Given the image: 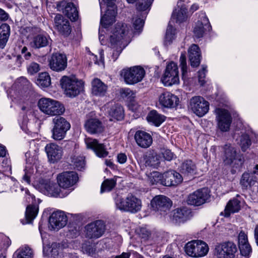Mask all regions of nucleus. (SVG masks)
Instances as JSON below:
<instances>
[{"instance_id": "obj_49", "label": "nucleus", "mask_w": 258, "mask_h": 258, "mask_svg": "<svg viewBox=\"0 0 258 258\" xmlns=\"http://www.w3.org/2000/svg\"><path fill=\"white\" fill-rule=\"evenodd\" d=\"M251 144V142L249 136L247 134H242L240 137L239 143L242 151L245 152L249 148Z\"/></svg>"}, {"instance_id": "obj_26", "label": "nucleus", "mask_w": 258, "mask_h": 258, "mask_svg": "<svg viewBox=\"0 0 258 258\" xmlns=\"http://www.w3.org/2000/svg\"><path fill=\"white\" fill-rule=\"evenodd\" d=\"M181 175L174 171L171 170L163 174L162 185L166 186H175L182 181Z\"/></svg>"}, {"instance_id": "obj_54", "label": "nucleus", "mask_w": 258, "mask_h": 258, "mask_svg": "<svg viewBox=\"0 0 258 258\" xmlns=\"http://www.w3.org/2000/svg\"><path fill=\"white\" fill-rule=\"evenodd\" d=\"M244 162V159L242 156L238 155L233 160L232 164H230L233 168L240 170Z\"/></svg>"}, {"instance_id": "obj_53", "label": "nucleus", "mask_w": 258, "mask_h": 258, "mask_svg": "<svg viewBox=\"0 0 258 258\" xmlns=\"http://www.w3.org/2000/svg\"><path fill=\"white\" fill-rule=\"evenodd\" d=\"M238 246L242 255L246 256L251 252L252 249L248 242L238 245Z\"/></svg>"}, {"instance_id": "obj_43", "label": "nucleus", "mask_w": 258, "mask_h": 258, "mask_svg": "<svg viewBox=\"0 0 258 258\" xmlns=\"http://www.w3.org/2000/svg\"><path fill=\"white\" fill-rule=\"evenodd\" d=\"M176 29L170 24V22L168 24L165 36L164 45H170L172 41L175 38Z\"/></svg>"}, {"instance_id": "obj_2", "label": "nucleus", "mask_w": 258, "mask_h": 258, "mask_svg": "<svg viewBox=\"0 0 258 258\" xmlns=\"http://www.w3.org/2000/svg\"><path fill=\"white\" fill-rule=\"evenodd\" d=\"M24 31L28 38H32L30 44L35 49H39L49 45L51 42L50 36L40 28L36 26L26 27Z\"/></svg>"}, {"instance_id": "obj_35", "label": "nucleus", "mask_w": 258, "mask_h": 258, "mask_svg": "<svg viewBox=\"0 0 258 258\" xmlns=\"http://www.w3.org/2000/svg\"><path fill=\"white\" fill-rule=\"evenodd\" d=\"M196 170V165L191 160L184 161L179 167V171L184 176L192 175Z\"/></svg>"}, {"instance_id": "obj_47", "label": "nucleus", "mask_w": 258, "mask_h": 258, "mask_svg": "<svg viewBox=\"0 0 258 258\" xmlns=\"http://www.w3.org/2000/svg\"><path fill=\"white\" fill-rule=\"evenodd\" d=\"M72 162L74 168L78 170H82L85 168V158L83 156L73 157L72 159Z\"/></svg>"}, {"instance_id": "obj_33", "label": "nucleus", "mask_w": 258, "mask_h": 258, "mask_svg": "<svg viewBox=\"0 0 258 258\" xmlns=\"http://www.w3.org/2000/svg\"><path fill=\"white\" fill-rule=\"evenodd\" d=\"M191 212L186 208L177 209L174 211L173 218L177 223H184L189 218Z\"/></svg>"}, {"instance_id": "obj_18", "label": "nucleus", "mask_w": 258, "mask_h": 258, "mask_svg": "<svg viewBox=\"0 0 258 258\" xmlns=\"http://www.w3.org/2000/svg\"><path fill=\"white\" fill-rule=\"evenodd\" d=\"M78 174L74 171H66L59 174L57 177L59 186L68 188L73 186L78 180Z\"/></svg>"}, {"instance_id": "obj_44", "label": "nucleus", "mask_w": 258, "mask_h": 258, "mask_svg": "<svg viewBox=\"0 0 258 258\" xmlns=\"http://www.w3.org/2000/svg\"><path fill=\"white\" fill-rule=\"evenodd\" d=\"M67 58L65 54L55 53L51 56L49 64H67Z\"/></svg>"}, {"instance_id": "obj_16", "label": "nucleus", "mask_w": 258, "mask_h": 258, "mask_svg": "<svg viewBox=\"0 0 258 258\" xmlns=\"http://www.w3.org/2000/svg\"><path fill=\"white\" fill-rule=\"evenodd\" d=\"M216 120L218 128L222 132L229 131L232 122V117L229 112L224 109L217 110Z\"/></svg>"}, {"instance_id": "obj_61", "label": "nucleus", "mask_w": 258, "mask_h": 258, "mask_svg": "<svg viewBox=\"0 0 258 258\" xmlns=\"http://www.w3.org/2000/svg\"><path fill=\"white\" fill-rule=\"evenodd\" d=\"M39 66H29L27 68L28 73L33 75L40 71Z\"/></svg>"}, {"instance_id": "obj_37", "label": "nucleus", "mask_w": 258, "mask_h": 258, "mask_svg": "<svg viewBox=\"0 0 258 258\" xmlns=\"http://www.w3.org/2000/svg\"><path fill=\"white\" fill-rule=\"evenodd\" d=\"M187 9L184 5H181L179 9H176L172 15V19L175 20L176 23H181L185 21L187 18Z\"/></svg>"}, {"instance_id": "obj_13", "label": "nucleus", "mask_w": 258, "mask_h": 258, "mask_svg": "<svg viewBox=\"0 0 258 258\" xmlns=\"http://www.w3.org/2000/svg\"><path fill=\"white\" fill-rule=\"evenodd\" d=\"M210 197V192L208 188H202L189 194L186 202L188 205L199 206L205 203Z\"/></svg>"}, {"instance_id": "obj_15", "label": "nucleus", "mask_w": 258, "mask_h": 258, "mask_svg": "<svg viewBox=\"0 0 258 258\" xmlns=\"http://www.w3.org/2000/svg\"><path fill=\"white\" fill-rule=\"evenodd\" d=\"M161 80L165 86H171L179 82L178 66H166Z\"/></svg>"}, {"instance_id": "obj_10", "label": "nucleus", "mask_w": 258, "mask_h": 258, "mask_svg": "<svg viewBox=\"0 0 258 258\" xmlns=\"http://www.w3.org/2000/svg\"><path fill=\"white\" fill-rule=\"evenodd\" d=\"M105 230V222L101 220H96L85 226V235L88 239H96L104 234Z\"/></svg>"}, {"instance_id": "obj_59", "label": "nucleus", "mask_w": 258, "mask_h": 258, "mask_svg": "<svg viewBox=\"0 0 258 258\" xmlns=\"http://www.w3.org/2000/svg\"><path fill=\"white\" fill-rule=\"evenodd\" d=\"M162 155L164 158L167 161H171L175 157L174 154L169 149L164 150Z\"/></svg>"}, {"instance_id": "obj_21", "label": "nucleus", "mask_w": 258, "mask_h": 258, "mask_svg": "<svg viewBox=\"0 0 258 258\" xmlns=\"http://www.w3.org/2000/svg\"><path fill=\"white\" fill-rule=\"evenodd\" d=\"M84 126L86 131L92 135L100 134L104 130L102 122L95 117H87Z\"/></svg>"}, {"instance_id": "obj_56", "label": "nucleus", "mask_w": 258, "mask_h": 258, "mask_svg": "<svg viewBox=\"0 0 258 258\" xmlns=\"http://www.w3.org/2000/svg\"><path fill=\"white\" fill-rule=\"evenodd\" d=\"M207 72V70L206 69V67H204L201 70L198 71L199 82L202 86H203L206 83L205 78Z\"/></svg>"}, {"instance_id": "obj_52", "label": "nucleus", "mask_w": 258, "mask_h": 258, "mask_svg": "<svg viewBox=\"0 0 258 258\" xmlns=\"http://www.w3.org/2000/svg\"><path fill=\"white\" fill-rule=\"evenodd\" d=\"M120 93L122 98H126L130 101H134L136 97V92L128 88L121 89Z\"/></svg>"}, {"instance_id": "obj_46", "label": "nucleus", "mask_w": 258, "mask_h": 258, "mask_svg": "<svg viewBox=\"0 0 258 258\" xmlns=\"http://www.w3.org/2000/svg\"><path fill=\"white\" fill-rule=\"evenodd\" d=\"M148 178L151 184H162L163 174L157 171H153L148 175Z\"/></svg>"}, {"instance_id": "obj_57", "label": "nucleus", "mask_w": 258, "mask_h": 258, "mask_svg": "<svg viewBox=\"0 0 258 258\" xmlns=\"http://www.w3.org/2000/svg\"><path fill=\"white\" fill-rule=\"evenodd\" d=\"M238 245L246 243L248 242V238L247 234L243 231H241L238 236Z\"/></svg>"}, {"instance_id": "obj_25", "label": "nucleus", "mask_w": 258, "mask_h": 258, "mask_svg": "<svg viewBox=\"0 0 258 258\" xmlns=\"http://www.w3.org/2000/svg\"><path fill=\"white\" fill-rule=\"evenodd\" d=\"M160 104L165 108H176L179 103V98L169 92H166L162 93L159 99Z\"/></svg>"}, {"instance_id": "obj_45", "label": "nucleus", "mask_w": 258, "mask_h": 258, "mask_svg": "<svg viewBox=\"0 0 258 258\" xmlns=\"http://www.w3.org/2000/svg\"><path fill=\"white\" fill-rule=\"evenodd\" d=\"M32 250L27 246L17 251L14 255V258H32Z\"/></svg>"}, {"instance_id": "obj_20", "label": "nucleus", "mask_w": 258, "mask_h": 258, "mask_svg": "<svg viewBox=\"0 0 258 258\" xmlns=\"http://www.w3.org/2000/svg\"><path fill=\"white\" fill-rule=\"evenodd\" d=\"M67 221L68 218L64 212L58 211L52 213L49 217V223L52 229L58 230L66 226Z\"/></svg>"}, {"instance_id": "obj_55", "label": "nucleus", "mask_w": 258, "mask_h": 258, "mask_svg": "<svg viewBox=\"0 0 258 258\" xmlns=\"http://www.w3.org/2000/svg\"><path fill=\"white\" fill-rule=\"evenodd\" d=\"M10 34V26L4 23L1 25L0 26V35L3 37L8 38Z\"/></svg>"}, {"instance_id": "obj_38", "label": "nucleus", "mask_w": 258, "mask_h": 258, "mask_svg": "<svg viewBox=\"0 0 258 258\" xmlns=\"http://www.w3.org/2000/svg\"><path fill=\"white\" fill-rule=\"evenodd\" d=\"M53 127L68 132L71 128V124L64 117L57 115L52 120Z\"/></svg>"}, {"instance_id": "obj_7", "label": "nucleus", "mask_w": 258, "mask_h": 258, "mask_svg": "<svg viewBox=\"0 0 258 258\" xmlns=\"http://www.w3.org/2000/svg\"><path fill=\"white\" fill-rule=\"evenodd\" d=\"M115 0H99V4L102 12L103 6L106 5L107 10L104 16H101L100 24L105 28H108L115 21L117 14L116 7L114 1Z\"/></svg>"}, {"instance_id": "obj_12", "label": "nucleus", "mask_w": 258, "mask_h": 258, "mask_svg": "<svg viewBox=\"0 0 258 258\" xmlns=\"http://www.w3.org/2000/svg\"><path fill=\"white\" fill-rule=\"evenodd\" d=\"M189 108L197 116L202 117L208 112L209 103L201 96H194L190 100Z\"/></svg>"}, {"instance_id": "obj_36", "label": "nucleus", "mask_w": 258, "mask_h": 258, "mask_svg": "<svg viewBox=\"0 0 258 258\" xmlns=\"http://www.w3.org/2000/svg\"><path fill=\"white\" fill-rule=\"evenodd\" d=\"M146 166L157 168L160 163V157L156 152L150 151L148 152L145 157Z\"/></svg>"}, {"instance_id": "obj_62", "label": "nucleus", "mask_w": 258, "mask_h": 258, "mask_svg": "<svg viewBox=\"0 0 258 258\" xmlns=\"http://www.w3.org/2000/svg\"><path fill=\"white\" fill-rule=\"evenodd\" d=\"M181 70V76L183 80H185L188 77V73L189 72V66H180Z\"/></svg>"}, {"instance_id": "obj_34", "label": "nucleus", "mask_w": 258, "mask_h": 258, "mask_svg": "<svg viewBox=\"0 0 258 258\" xmlns=\"http://www.w3.org/2000/svg\"><path fill=\"white\" fill-rule=\"evenodd\" d=\"M240 209V201L237 198H234L227 204L225 209V216L228 217L231 214L239 212Z\"/></svg>"}, {"instance_id": "obj_41", "label": "nucleus", "mask_w": 258, "mask_h": 258, "mask_svg": "<svg viewBox=\"0 0 258 258\" xmlns=\"http://www.w3.org/2000/svg\"><path fill=\"white\" fill-rule=\"evenodd\" d=\"M37 84L42 88H47L51 84L50 77L46 72L41 73L39 74L37 80Z\"/></svg>"}, {"instance_id": "obj_3", "label": "nucleus", "mask_w": 258, "mask_h": 258, "mask_svg": "<svg viewBox=\"0 0 258 258\" xmlns=\"http://www.w3.org/2000/svg\"><path fill=\"white\" fill-rule=\"evenodd\" d=\"M60 83L64 94L69 97L78 96L83 90L84 82L75 76H64L60 79Z\"/></svg>"}, {"instance_id": "obj_22", "label": "nucleus", "mask_w": 258, "mask_h": 258, "mask_svg": "<svg viewBox=\"0 0 258 258\" xmlns=\"http://www.w3.org/2000/svg\"><path fill=\"white\" fill-rule=\"evenodd\" d=\"M85 143L88 149L94 151L97 156L100 158L106 157L108 152L107 151L105 146L103 144L99 143L97 140L92 138H87Z\"/></svg>"}, {"instance_id": "obj_1", "label": "nucleus", "mask_w": 258, "mask_h": 258, "mask_svg": "<svg viewBox=\"0 0 258 258\" xmlns=\"http://www.w3.org/2000/svg\"><path fill=\"white\" fill-rule=\"evenodd\" d=\"M129 27L125 24L118 23L112 30V35L110 36L111 46L116 49V52L112 53L114 61L121 53V50L126 45L123 43L129 31Z\"/></svg>"}, {"instance_id": "obj_42", "label": "nucleus", "mask_w": 258, "mask_h": 258, "mask_svg": "<svg viewBox=\"0 0 258 258\" xmlns=\"http://www.w3.org/2000/svg\"><path fill=\"white\" fill-rule=\"evenodd\" d=\"M41 186L44 188V189H43L42 188L41 189L42 191H46L47 192L53 194V196H58L60 198L64 197L63 196H61L60 192L58 191L57 189L56 190V191H54L56 187H57V185L55 184L50 183V182L45 180L43 181V184H41Z\"/></svg>"}, {"instance_id": "obj_32", "label": "nucleus", "mask_w": 258, "mask_h": 258, "mask_svg": "<svg viewBox=\"0 0 258 258\" xmlns=\"http://www.w3.org/2000/svg\"><path fill=\"white\" fill-rule=\"evenodd\" d=\"M188 58L190 64H200L201 59V51L197 44H192L188 49Z\"/></svg>"}, {"instance_id": "obj_51", "label": "nucleus", "mask_w": 258, "mask_h": 258, "mask_svg": "<svg viewBox=\"0 0 258 258\" xmlns=\"http://www.w3.org/2000/svg\"><path fill=\"white\" fill-rule=\"evenodd\" d=\"M51 133L52 139L54 140L60 141L65 138L67 132H65L62 130L59 129L58 128L53 126Z\"/></svg>"}, {"instance_id": "obj_28", "label": "nucleus", "mask_w": 258, "mask_h": 258, "mask_svg": "<svg viewBox=\"0 0 258 258\" xmlns=\"http://www.w3.org/2000/svg\"><path fill=\"white\" fill-rule=\"evenodd\" d=\"M45 149L48 158L51 162H57L61 158L62 152L61 148L56 144L54 143L47 144Z\"/></svg>"}, {"instance_id": "obj_29", "label": "nucleus", "mask_w": 258, "mask_h": 258, "mask_svg": "<svg viewBox=\"0 0 258 258\" xmlns=\"http://www.w3.org/2000/svg\"><path fill=\"white\" fill-rule=\"evenodd\" d=\"M107 86L98 78H94L91 82V91L95 96H104L107 92Z\"/></svg>"}, {"instance_id": "obj_31", "label": "nucleus", "mask_w": 258, "mask_h": 258, "mask_svg": "<svg viewBox=\"0 0 258 258\" xmlns=\"http://www.w3.org/2000/svg\"><path fill=\"white\" fill-rule=\"evenodd\" d=\"M255 173V172L253 171L250 173H243L240 180L241 185L245 188L249 187L251 188L255 184L257 180Z\"/></svg>"}, {"instance_id": "obj_19", "label": "nucleus", "mask_w": 258, "mask_h": 258, "mask_svg": "<svg viewBox=\"0 0 258 258\" xmlns=\"http://www.w3.org/2000/svg\"><path fill=\"white\" fill-rule=\"evenodd\" d=\"M106 112L110 117V120H121L124 117V111L123 107L114 102H108L105 105Z\"/></svg>"}, {"instance_id": "obj_40", "label": "nucleus", "mask_w": 258, "mask_h": 258, "mask_svg": "<svg viewBox=\"0 0 258 258\" xmlns=\"http://www.w3.org/2000/svg\"><path fill=\"white\" fill-rule=\"evenodd\" d=\"M38 212V207L36 205H28L26 210L25 218L27 223H30L35 218Z\"/></svg>"}, {"instance_id": "obj_24", "label": "nucleus", "mask_w": 258, "mask_h": 258, "mask_svg": "<svg viewBox=\"0 0 258 258\" xmlns=\"http://www.w3.org/2000/svg\"><path fill=\"white\" fill-rule=\"evenodd\" d=\"M55 28L62 35L68 36L72 31L70 22L60 14H57L54 19Z\"/></svg>"}, {"instance_id": "obj_30", "label": "nucleus", "mask_w": 258, "mask_h": 258, "mask_svg": "<svg viewBox=\"0 0 258 258\" xmlns=\"http://www.w3.org/2000/svg\"><path fill=\"white\" fill-rule=\"evenodd\" d=\"M146 119L149 123L158 127L165 120L166 116L152 110L148 113Z\"/></svg>"}, {"instance_id": "obj_4", "label": "nucleus", "mask_w": 258, "mask_h": 258, "mask_svg": "<svg viewBox=\"0 0 258 258\" xmlns=\"http://www.w3.org/2000/svg\"><path fill=\"white\" fill-rule=\"evenodd\" d=\"M146 75L145 69L141 66H133L122 69L120 75L126 84L135 85L141 82Z\"/></svg>"}, {"instance_id": "obj_58", "label": "nucleus", "mask_w": 258, "mask_h": 258, "mask_svg": "<svg viewBox=\"0 0 258 258\" xmlns=\"http://www.w3.org/2000/svg\"><path fill=\"white\" fill-rule=\"evenodd\" d=\"M103 53H104V52L102 49L99 50V54H100V59L99 61L97 60V56L94 55L93 54H92V59L94 60V63L95 64H104Z\"/></svg>"}, {"instance_id": "obj_64", "label": "nucleus", "mask_w": 258, "mask_h": 258, "mask_svg": "<svg viewBox=\"0 0 258 258\" xmlns=\"http://www.w3.org/2000/svg\"><path fill=\"white\" fill-rule=\"evenodd\" d=\"M3 247L2 248L3 250H5V251L7 250V248L11 244V241L10 239L7 236H4L3 239Z\"/></svg>"}, {"instance_id": "obj_17", "label": "nucleus", "mask_w": 258, "mask_h": 258, "mask_svg": "<svg viewBox=\"0 0 258 258\" xmlns=\"http://www.w3.org/2000/svg\"><path fill=\"white\" fill-rule=\"evenodd\" d=\"M56 6L58 10L61 11L72 21H76L78 20V11L73 3H68L66 1L63 0L57 2Z\"/></svg>"}, {"instance_id": "obj_63", "label": "nucleus", "mask_w": 258, "mask_h": 258, "mask_svg": "<svg viewBox=\"0 0 258 258\" xmlns=\"http://www.w3.org/2000/svg\"><path fill=\"white\" fill-rule=\"evenodd\" d=\"M18 82L20 84V86H22L23 87H26L28 88L30 82L25 77H20L18 80Z\"/></svg>"}, {"instance_id": "obj_14", "label": "nucleus", "mask_w": 258, "mask_h": 258, "mask_svg": "<svg viewBox=\"0 0 258 258\" xmlns=\"http://www.w3.org/2000/svg\"><path fill=\"white\" fill-rule=\"evenodd\" d=\"M172 205V201L167 197L162 195L155 196L151 201L153 210L160 212L161 215L166 214Z\"/></svg>"}, {"instance_id": "obj_5", "label": "nucleus", "mask_w": 258, "mask_h": 258, "mask_svg": "<svg viewBox=\"0 0 258 258\" xmlns=\"http://www.w3.org/2000/svg\"><path fill=\"white\" fill-rule=\"evenodd\" d=\"M115 204L117 209L132 213L138 212L142 208L141 200L131 194L128 195L125 199L117 196L115 199Z\"/></svg>"}, {"instance_id": "obj_9", "label": "nucleus", "mask_w": 258, "mask_h": 258, "mask_svg": "<svg viewBox=\"0 0 258 258\" xmlns=\"http://www.w3.org/2000/svg\"><path fill=\"white\" fill-rule=\"evenodd\" d=\"M154 0H140L139 2L137 4V10L139 12H142V18L136 19L133 23V27L134 28V34L137 33L139 34L142 31L144 25V19L147 14L148 13L150 8Z\"/></svg>"}, {"instance_id": "obj_50", "label": "nucleus", "mask_w": 258, "mask_h": 258, "mask_svg": "<svg viewBox=\"0 0 258 258\" xmlns=\"http://www.w3.org/2000/svg\"><path fill=\"white\" fill-rule=\"evenodd\" d=\"M82 250L84 253L93 256L95 254L96 248L90 242L86 241L82 244Z\"/></svg>"}, {"instance_id": "obj_60", "label": "nucleus", "mask_w": 258, "mask_h": 258, "mask_svg": "<svg viewBox=\"0 0 258 258\" xmlns=\"http://www.w3.org/2000/svg\"><path fill=\"white\" fill-rule=\"evenodd\" d=\"M25 173L23 176V180L28 184H30L31 182L30 177L32 174V170L29 169L25 168L24 169Z\"/></svg>"}, {"instance_id": "obj_11", "label": "nucleus", "mask_w": 258, "mask_h": 258, "mask_svg": "<svg viewBox=\"0 0 258 258\" xmlns=\"http://www.w3.org/2000/svg\"><path fill=\"white\" fill-rule=\"evenodd\" d=\"M237 252L236 245L230 241L217 244L214 249L217 258H234Z\"/></svg>"}, {"instance_id": "obj_27", "label": "nucleus", "mask_w": 258, "mask_h": 258, "mask_svg": "<svg viewBox=\"0 0 258 258\" xmlns=\"http://www.w3.org/2000/svg\"><path fill=\"white\" fill-rule=\"evenodd\" d=\"M134 139L137 145L142 148H148L152 144L153 139L151 135L144 131H137L134 136Z\"/></svg>"}, {"instance_id": "obj_8", "label": "nucleus", "mask_w": 258, "mask_h": 258, "mask_svg": "<svg viewBox=\"0 0 258 258\" xmlns=\"http://www.w3.org/2000/svg\"><path fill=\"white\" fill-rule=\"evenodd\" d=\"M186 253L190 256L199 257L204 256L209 251L208 244L201 240H192L188 242L184 246Z\"/></svg>"}, {"instance_id": "obj_23", "label": "nucleus", "mask_w": 258, "mask_h": 258, "mask_svg": "<svg viewBox=\"0 0 258 258\" xmlns=\"http://www.w3.org/2000/svg\"><path fill=\"white\" fill-rule=\"evenodd\" d=\"M200 20H199L194 30L195 36L197 38H200L203 36L205 31L210 30L211 26L209 19L205 13H201Z\"/></svg>"}, {"instance_id": "obj_48", "label": "nucleus", "mask_w": 258, "mask_h": 258, "mask_svg": "<svg viewBox=\"0 0 258 258\" xmlns=\"http://www.w3.org/2000/svg\"><path fill=\"white\" fill-rule=\"evenodd\" d=\"M116 185V181L113 179L105 180L101 184L100 192H108L111 191Z\"/></svg>"}, {"instance_id": "obj_39", "label": "nucleus", "mask_w": 258, "mask_h": 258, "mask_svg": "<svg viewBox=\"0 0 258 258\" xmlns=\"http://www.w3.org/2000/svg\"><path fill=\"white\" fill-rule=\"evenodd\" d=\"M225 154L223 158V161L225 164L229 165L232 164L233 160L238 156L236 152L233 148L227 145L224 147Z\"/></svg>"}, {"instance_id": "obj_6", "label": "nucleus", "mask_w": 258, "mask_h": 258, "mask_svg": "<svg viewBox=\"0 0 258 258\" xmlns=\"http://www.w3.org/2000/svg\"><path fill=\"white\" fill-rule=\"evenodd\" d=\"M38 106L42 112L50 116L61 115L65 111L62 104L49 98H41L38 101Z\"/></svg>"}]
</instances>
